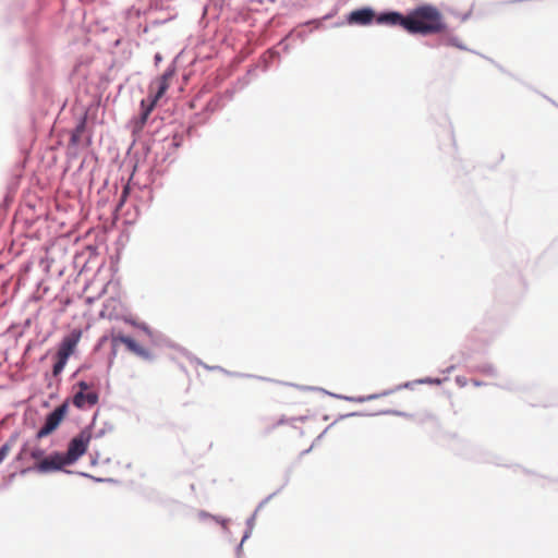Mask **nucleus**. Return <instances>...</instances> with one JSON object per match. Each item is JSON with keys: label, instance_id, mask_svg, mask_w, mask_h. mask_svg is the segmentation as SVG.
<instances>
[{"label": "nucleus", "instance_id": "nucleus-10", "mask_svg": "<svg viewBox=\"0 0 558 558\" xmlns=\"http://www.w3.org/2000/svg\"><path fill=\"white\" fill-rule=\"evenodd\" d=\"M70 356V337H64L59 351L56 354L52 374L58 376L64 368Z\"/></svg>", "mask_w": 558, "mask_h": 558}, {"label": "nucleus", "instance_id": "nucleus-1", "mask_svg": "<svg viewBox=\"0 0 558 558\" xmlns=\"http://www.w3.org/2000/svg\"><path fill=\"white\" fill-rule=\"evenodd\" d=\"M408 20V33L410 34H440L447 28L441 12L430 4L420 5L410 11Z\"/></svg>", "mask_w": 558, "mask_h": 558}, {"label": "nucleus", "instance_id": "nucleus-12", "mask_svg": "<svg viewBox=\"0 0 558 558\" xmlns=\"http://www.w3.org/2000/svg\"><path fill=\"white\" fill-rule=\"evenodd\" d=\"M31 457L34 459V460H37L38 462L44 459V451L39 448H34L32 451H31Z\"/></svg>", "mask_w": 558, "mask_h": 558}, {"label": "nucleus", "instance_id": "nucleus-11", "mask_svg": "<svg viewBox=\"0 0 558 558\" xmlns=\"http://www.w3.org/2000/svg\"><path fill=\"white\" fill-rule=\"evenodd\" d=\"M10 451H11V445L9 442H5L0 448V463L7 458V456L10 453Z\"/></svg>", "mask_w": 558, "mask_h": 558}, {"label": "nucleus", "instance_id": "nucleus-3", "mask_svg": "<svg viewBox=\"0 0 558 558\" xmlns=\"http://www.w3.org/2000/svg\"><path fill=\"white\" fill-rule=\"evenodd\" d=\"M77 388L78 390L72 397V404L82 410L92 409L97 404L99 396L94 384L80 381Z\"/></svg>", "mask_w": 558, "mask_h": 558}, {"label": "nucleus", "instance_id": "nucleus-5", "mask_svg": "<svg viewBox=\"0 0 558 558\" xmlns=\"http://www.w3.org/2000/svg\"><path fill=\"white\" fill-rule=\"evenodd\" d=\"M66 407H68V399L54 409L46 418V422L44 426L37 432L36 437L38 439L44 438L51 434L61 423V421L64 418V415L66 413Z\"/></svg>", "mask_w": 558, "mask_h": 558}, {"label": "nucleus", "instance_id": "nucleus-9", "mask_svg": "<svg viewBox=\"0 0 558 558\" xmlns=\"http://www.w3.org/2000/svg\"><path fill=\"white\" fill-rule=\"evenodd\" d=\"M90 438V430L84 429L78 436L72 439V463L85 453Z\"/></svg>", "mask_w": 558, "mask_h": 558}, {"label": "nucleus", "instance_id": "nucleus-14", "mask_svg": "<svg viewBox=\"0 0 558 558\" xmlns=\"http://www.w3.org/2000/svg\"><path fill=\"white\" fill-rule=\"evenodd\" d=\"M71 345H72V348L74 347V341H73V340H72V342H71Z\"/></svg>", "mask_w": 558, "mask_h": 558}, {"label": "nucleus", "instance_id": "nucleus-8", "mask_svg": "<svg viewBox=\"0 0 558 558\" xmlns=\"http://www.w3.org/2000/svg\"><path fill=\"white\" fill-rule=\"evenodd\" d=\"M112 342L113 344L122 343L124 344L131 352L134 354L143 357V359H150V353L147 349L138 344L134 339L131 337L124 336L122 333L112 336Z\"/></svg>", "mask_w": 558, "mask_h": 558}, {"label": "nucleus", "instance_id": "nucleus-4", "mask_svg": "<svg viewBox=\"0 0 558 558\" xmlns=\"http://www.w3.org/2000/svg\"><path fill=\"white\" fill-rule=\"evenodd\" d=\"M68 464H70V447L64 453L56 452L41 459L36 464V470L41 473L56 472L63 470Z\"/></svg>", "mask_w": 558, "mask_h": 558}, {"label": "nucleus", "instance_id": "nucleus-7", "mask_svg": "<svg viewBox=\"0 0 558 558\" xmlns=\"http://www.w3.org/2000/svg\"><path fill=\"white\" fill-rule=\"evenodd\" d=\"M408 14L403 15L399 12H385L376 15V23L388 26H400L408 32Z\"/></svg>", "mask_w": 558, "mask_h": 558}, {"label": "nucleus", "instance_id": "nucleus-2", "mask_svg": "<svg viewBox=\"0 0 558 558\" xmlns=\"http://www.w3.org/2000/svg\"><path fill=\"white\" fill-rule=\"evenodd\" d=\"M175 70L169 68L162 75L154 80L148 87V98L141 101L142 113L135 121L134 132H140L144 128L150 112L154 110L158 100L166 94L173 78Z\"/></svg>", "mask_w": 558, "mask_h": 558}, {"label": "nucleus", "instance_id": "nucleus-13", "mask_svg": "<svg viewBox=\"0 0 558 558\" xmlns=\"http://www.w3.org/2000/svg\"><path fill=\"white\" fill-rule=\"evenodd\" d=\"M128 194H129V187L125 186L123 192H122L121 203H123L125 201Z\"/></svg>", "mask_w": 558, "mask_h": 558}, {"label": "nucleus", "instance_id": "nucleus-6", "mask_svg": "<svg viewBox=\"0 0 558 558\" xmlns=\"http://www.w3.org/2000/svg\"><path fill=\"white\" fill-rule=\"evenodd\" d=\"M374 20L376 21V14L371 8L354 10L347 16V22L350 25L366 26L372 24Z\"/></svg>", "mask_w": 558, "mask_h": 558}]
</instances>
